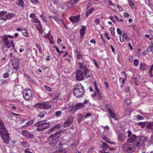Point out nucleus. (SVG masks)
Here are the masks:
<instances>
[{
	"label": "nucleus",
	"mask_w": 153,
	"mask_h": 153,
	"mask_svg": "<svg viewBox=\"0 0 153 153\" xmlns=\"http://www.w3.org/2000/svg\"><path fill=\"white\" fill-rule=\"evenodd\" d=\"M0 135L4 142L6 144L10 141V135L5 128L3 121L0 119Z\"/></svg>",
	"instance_id": "1"
},
{
	"label": "nucleus",
	"mask_w": 153,
	"mask_h": 153,
	"mask_svg": "<svg viewBox=\"0 0 153 153\" xmlns=\"http://www.w3.org/2000/svg\"><path fill=\"white\" fill-rule=\"evenodd\" d=\"M85 92L84 87L80 83H78L74 86L73 93L76 97L79 98L82 97Z\"/></svg>",
	"instance_id": "2"
},
{
	"label": "nucleus",
	"mask_w": 153,
	"mask_h": 153,
	"mask_svg": "<svg viewBox=\"0 0 153 153\" xmlns=\"http://www.w3.org/2000/svg\"><path fill=\"white\" fill-rule=\"evenodd\" d=\"M60 131H58L55 133L53 135H50L48 138L49 144L51 146L56 145L58 141V140L60 136Z\"/></svg>",
	"instance_id": "3"
},
{
	"label": "nucleus",
	"mask_w": 153,
	"mask_h": 153,
	"mask_svg": "<svg viewBox=\"0 0 153 153\" xmlns=\"http://www.w3.org/2000/svg\"><path fill=\"white\" fill-rule=\"evenodd\" d=\"M34 126L36 127L37 130L39 131H43L48 128L50 126V124L47 122L41 121L35 124Z\"/></svg>",
	"instance_id": "4"
},
{
	"label": "nucleus",
	"mask_w": 153,
	"mask_h": 153,
	"mask_svg": "<svg viewBox=\"0 0 153 153\" xmlns=\"http://www.w3.org/2000/svg\"><path fill=\"white\" fill-rule=\"evenodd\" d=\"M34 106L37 108L47 110L50 109L51 107V105L48 103L44 102L36 103L34 105Z\"/></svg>",
	"instance_id": "5"
},
{
	"label": "nucleus",
	"mask_w": 153,
	"mask_h": 153,
	"mask_svg": "<svg viewBox=\"0 0 153 153\" xmlns=\"http://www.w3.org/2000/svg\"><path fill=\"white\" fill-rule=\"evenodd\" d=\"M123 150L125 152H134L135 149L133 144L128 143H125L122 146Z\"/></svg>",
	"instance_id": "6"
},
{
	"label": "nucleus",
	"mask_w": 153,
	"mask_h": 153,
	"mask_svg": "<svg viewBox=\"0 0 153 153\" xmlns=\"http://www.w3.org/2000/svg\"><path fill=\"white\" fill-rule=\"evenodd\" d=\"M145 140V139L144 137H137L134 142V145L138 148L141 147L143 145Z\"/></svg>",
	"instance_id": "7"
},
{
	"label": "nucleus",
	"mask_w": 153,
	"mask_h": 153,
	"mask_svg": "<svg viewBox=\"0 0 153 153\" xmlns=\"http://www.w3.org/2000/svg\"><path fill=\"white\" fill-rule=\"evenodd\" d=\"M23 97L26 101H30L33 99L32 91L30 88L26 89L23 94Z\"/></svg>",
	"instance_id": "8"
},
{
	"label": "nucleus",
	"mask_w": 153,
	"mask_h": 153,
	"mask_svg": "<svg viewBox=\"0 0 153 153\" xmlns=\"http://www.w3.org/2000/svg\"><path fill=\"white\" fill-rule=\"evenodd\" d=\"M94 85L95 90L93 94L91 95L92 96L94 97H96L98 100H101L102 98L101 94L100 91L98 89L97 87V85L96 82H94Z\"/></svg>",
	"instance_id": "9"
},
{
	"label": "nucleus",
	"mask_w": 153,
	"mask_h": 153,
	"mask_svg": "<svg viewBox=\"0 0 153 153\" xmlns=\"http://www.w3.org/2000/svg\"><path fill=\"white\" fill-rule=\"evenodd\" d=\"M76 79L78 81L83 80L84 78V75L82 71L77 70L76 72Z\"/></svg>",
	"instance_id": "10"
},
{
	"label": "nucleus",
	"mask_w": 153,
	"mask_h": 153,
	"mask_svg": "<svg viewBox=\"0 0 153 153\" xmlns=\"http://www.w3.org/2000/svg\"><path fill=\"white\" fill-rule=\"evenodd\" d=\"M22 133L23 136L27 138H33L34 137L32 132H30L27 131L23 130Z\"/></svg>",
	"instance_id": "11"
},
{
	"label": "nucleus",
	"mask_w": 153,
	"mask_h": 153,
	"mask_svg": "<svg viewBox=\"0 0 153 153\" xmlns=\"http://www.w3.org/2000/svg\"><path fill=\"white\" fill-rule=\"evenodd\" d=\"M80 16H71L69 18V19L71 22L73 23H76L79 21Z\"/></svg>",
	"instance_id": "12"
},
{
	"label": "nucleus",
	"mask_w": 153,
	"mask_h": 153,
	"mask_svg": "<svg viewBox=\"0 0 153 153\" xmlns=\"http://www.w3.org/2000/svg\"><path fill=\"white\" fill-rule=\"evenodd\" d=\"M7 12L4 11L0 12V19L2 20L6 21V16Z\"/></svg>",
	"instance_id": "13"
},
{
	"label": "nucleus",
	"mask_w": 153,
	"mask_h": 153,
	"mask_svg": "<svg viewBox=\"0 0 153 153\" xmlns=\"http://www.w3.org/2000/svg\"><path fill=\"white\" fill-rule=\"evenodd\" d=\"M61 126V125L60 124H59L55 126L54 127L51 129L49 131V133L53 132L54 131H56V132L58 131H60V132L61 131V130H56L58 128H60Z\"/></svg>",
	"instance_id": "14"
},
{
	"label": "nucleus",
	"mask_w": 153,
	"mask_h": 153,
	"mask_svg": "<svg viewBox=\"0 0 153 153\" xmlns=\"http://www.w3.org/2000/svg\"><path fill=\"white\" fill-rule=\"evenodd\" d=\"M126 138L125 134L121 133H119L118 135V140L121 141H123Z\"/></svg>",
	"instance_id": "15"
},
{
	"label": "nucleus",
	"mask_w": 153,
	"mask_h": 153,
	"mask_svg": "<svg viewBox=\"0 0 153 153\" xmlns=\"http://www.w3.org/2000/svg\"><path fill=\"white\" fill-rule=\"evenodd\" d=\"M140 70L142 71L146 70L148 68V66L146 64L142 62L140 63Z\"/></svg>",
	"instance_id": "16"
},
{
	"label": "nucleus",
	"mask_w": 153,
	"mask_h": 153,
	"mask_svg": "<svg viewBox=\"0 0 153 153\" xmlns=\"http://www.w3.org/2000/svg\"><path fill=\"white\" fill-rule=\"evenodd\" d=\"M65 150L62 148V147H60L55 151L53 152V153H65Z\"/></svg>",
	"instance_id": "17"
},
{
	"label": "nucleus",
	"mask_w": 153,
	"mask_h": 153,
	"mask_svg": "<svg viewBox=\"0 0 153 153\" xmlns=\"http://www.w3.org/2000/svg\"><path fill=\"white\" fill-rule=\"evenodd\" d=\"M12 65L14 68L16 70H18L19 68V64L18 60H16L14 62L12 63Z\"/></svg>",
	"instance_id": "18"
},
{
	"label": "nucleus",
	"mask_w": 153,
	"mask_h": 153,
	"mask_svg": "<svg viewBox=\"0 0 153 153\" xmlns=\"http://www.w3.org/2000/svg\"><path fill=\"white\" fill-rule=\"evenodd\" d=\"M11 45L3 44L2 46V49L3 51L6 52L7 51V49L10 48Z\"/></svg>",
	"instance_id": "19"
},
{
	"label": "nucleus",
	"mask_w": 153,
	"mask_h": 153,
	"mask_svg": "<svg viewBox=\"0 0 153 153\" xmlns=\"http://www.w3.org/2000/svg\"><path fill=\"white\" fill-rule=\"evenodd\" d=\"M84 74L86 78H88L91 77V73H90L88 68L85 69V70H84Z\"/></svg>",
	"instance_id": "20"
},
{
	"label": "nucleus",
	"mask_w": 153,
	"mask_h": 153,
	"mask_svg": "<svg viewBox=\"0 0 153 153\" xmlns=\"http://www.w3.org/2000/svg\"><path fill=\"white\" fill-rule=\"evenodd\" d=\"M79 68L82 69H84L85 70V69H87L88 68L87 67L86 65L84 64V63L82 62H79Z\"/></svg>",
	"instance_id": "21"
},
{
	"label": "nucleus",
	"mask_w": 153,
	"mask_h": 153,
	"mask_svg": "<svg viewBox=\"0 0 153 153\" xmlns=\"http://www.w3.org/2000/svg\"><path fill=\"white\" fill-rule=\"evenodd\" d=\"M76 109L77 110L80 109L84 106V104L83 103H77L75 105Z\"/></svg>",
	"instance_id": "22"
},
{
	"label": "nucleus",
	"mask_w": 153,
	"mask_h": 153,
	"mask_svg": "<svg viewBox=\"0 0 153 153\" xmlns=\"http://www.w3.org/2000/svg\"><path fill=\"white\" fill-rule=\"evenodd\" d=\"M137 138L135 135H132L131 137L128 140V143H132L134 140V141Z\"/></svg>",
	"instance_id": "23"
},
{
	"label": "nucleus",
	"mask_w": 153,
	"mask_h": 153,
	"mask_svg": "<svg viewBox=\"0 0 153 153\" xmlns=\"http://www.w3.org/2000/svg\"><path fill=\"white\" fill-rule=\"evenodd\" d=\"M69 111L71 113H74L76 110L75 106H70L68 108Z\"/></svg>",
	"instance_id": "24"
},
{
	"label": "nucleus",
	"mask_w": 153,
	"mask_h": 153,
	"mask_svg": "<svg viewBox=\"0 0 153 153\" xmlns=\"http://www.w3.org/2000/svg\"><path fill=\"white\" fill-rule=\"evenodd\" d=\"M42 28V26L41 25V23L40 22V23L38 24V25L37 26V30L41 33H42L43 32Z\"/></svg>",
	"instance_id": "25"
},
{
	"label": "nucleus",
	"mask_w": 153,
	"mask_h": 153,
	"mask_svg": "<svg viewBox=\"0 0 153 153\" xmlns=\"http://www.w3.org/2000/svg\"><path fill=\"white\" fill-rule=\"evenodd\" d=\"M15 16V15L13 13H10L7 14H6V20L7 19H9L12 17H13Z\"/></svg>",
	"instance_id": "26"
},
{
	"label": "nucleus",
	"mask_w": 153,
	"mask_h": 153,
	"mask_svg": "<svg viewBox=\"0 0 153 153\" xmlns=\"http://www.w3.org/2000/svg\"><path fill=\"white\" fill-rule=\"evenodd\" d=\"M73 118L72 116L70 115L68 117L67 121L70 124H72L73 123Z\"/></svg>",
	"instance_id": "27"
},
{
	"label": "nucleus",
	"mask_w": 153,
	"mask_h": 153,
	"mask_svg": "<svg viewBox=\"0 0 153 153\" xmlns=\"http://www.w3.org/2000/svg\"><path fill=\"white\" fill-rule=\"evenodd\" d=\"M86 27L84 26H82V28L80 30V35H84L85 33V30L86 29Z\"/></svg>",
	"instance_id": "28"
},
{
	"label": "nucleus",
	"mask_w": 153,
	"mask_h": 153,
	"mask_svg": "<svg viewBox=\"0 0 153 153\" xmlns=\"http://www.w3.org/2000/svg\"><path fill=\"white\" fill-rule=\"evenodd\" d=\"M146 127L149 129L153 130V123L149 122L148 123Z\"/></svg>",
	"instance_id": "29"
},
{
	"label": "nucleus",
	"mask_w": 153,
	"mask_h": 153,
	"mask_svg": "<svg viewBox=\"0 0 153 153\" xmlns=\"http://www.w3.org/2000/svg\"><path fill=\"white\" fill-rule=\"evenodd\" d=\"M93 10L94 9L93 8H91L88 10L86 12V17H88V16L92 12Z\"/></svg>",
	"instance_id": "30"
},
{
	"label": "nucleus",
	"mask_w": 153,
	"mask_h": 153,
	"mask_svg": "<svg viewBox=\"0 0 153 153\" xmlns=\"http://www.w3.org/2000/svg\"><path fill=\"white\" fill-rule=\"evenodd\" d=\"M102 147L103 149L104 150H106L107 149V148L108 147L107 144L105 143H102Z\"/></svg>",
	"instance_id": "31"
},
{
	"label": "nucleus",
	"mask_w": 153,
	"mask_h": 153,
	"mask_svg": "<svg viewBox=\"0 0 153 153\" xmlns=\"http://www.w3.org/2000/svg\"><path fill=\"white\" fill-rule=\"evenodd\" d=\"M122 37H124L127 42H129L130 41L129 38L127 36V35L125 33H124L122 36Z\"/></svg>",
	"instance_id": "32"
},
{
	"label": "nucleus",
	"mask_w": 153,
	"mask_h": 153,
	"mask_svg": "<svg viewBox=\"0 0 153 153\" xmlns=\"http://www.w3.org/2000/svg\"><path fill=\"white\" fill-rule=\"evenodd\" d=\"M80 0H74L71 1L69 3V4L71 5V6H73L74 5H75L76 3H77Z\"/></svg>",
	"instance_id": "33"
},
{
	"label": "nucleus",
	"mask_w": 153,
	"mask_h": 153,
	"mask_svg": "<svg viewBox=\"0 0 153 153\" xmlns=\"http://www.w3.org/2000/svg\"><path fill=\"white\" fill-rule=\"evenodd\" d=\"M19 3H18V5H20L22 7H24L25 5L23 0H18Z\"/></svg>",
	"instance_id": "34"
},
{
	"label": "nucleus",
	"mask_w": 153,
	"mask_h": 153,
	"mask_svg": "<svg viewBox=\"0 0 153 153\" xmlns=\"http://www.w3.org/2000/svg\"><path fill=\"white\" fill-rule=\"evenodd\" d=\"M22 33L23 35L26 37L28 36V34L27 30L25 29H23L22 30Z\"/></svg>",
	"instance_id": "35"
},
{
	"label": "nucleus",
	"mask_w": 153,
	"mask_h": 153,
	"mask_svg": "<svg viewBox=\"0 0 153 153\" xmlns=\"http://www.w3.org/2000/svg\"><path fill=\"white\" fill-rule=\"evenodd\" d=\"M21 145L25 147H28L29 146V144L26 141H23L21 143Z\"/></svg>",
	"instance_id": "36"
},
{
	"label": "nucleus",
	"mask_w": 153,
	"mask_h": 153,
	"mask_svg": "<svg viewBox=\"0 0 153 153\" xmlns=\"http://www.w3.org/2000/svg\"><path fill=\"white\" fill-rule=\"evenodd\" d=\"M45 114V113L44 111H41L40 112L38 116L41 118H43Z\"/></svg>",
	"instance_id": "37"
},
{
	"label": "nucleus",
	"mask_w": 153,
	"mask_h": 153,
	"mask_svg": "<svg viewBox=\"0 0 153 153\" xmlns=\"http://www.w3.org/2000/svg\"><path fill=\"white\" fill-rule=\"evenodd\" d=\"M76 53L77 54V58L78 59H81L82 58V54L80 53V52H78L77 50H76Z\"/></svg>",
	"instance_id": "38"
},
{
	"label": "nucleus",
	"mask_w": 153,
	"mask_h": 153,
	"mask_svg": "<svg viewBox=\"0 0 153 153\" xmlns=\"http://www.w3.org/2000/svg\"><path fill=\"white\" fill-rule=\"evenodd\" d=\"M111 117L114 118L115 120H117V118L115 117V114L112 111L109 113Z\"/></svg>",
	"instance_id": "39"
},
{
	"label": "nucleus",
	"mask_w": 153,
	"mask_h": 153,
	"mask_svg": "<svg viewBox=\"0 0 153 153\" xmlns=\"http://www.w3.org/2000/svg\"><path fill=\"white\" fill-rule=\"evenodd\" d=\"M139 64V61L138 59H134V65L135 66L137 67L138 65Z\"/></svg>",
	"instance_id": "40"
},
{
	"label": "nucleus",
	"mask_w": 153,
	"mask_h": 153,
	"mask_svg": "<svg viewBox=\"0 0 153 153\" xmlns=\"http://www.w3.org/2000/svg\"><path fill=\"white\" fill-rule=\"evenodd\" d=\"M62 114V112L60 111H58L55 112V115L57 117H60Z\"/></svg>",
	"instance_id": "41"
},
{
	"label": "nucleus",
	"mask_w": 153,
	"mask_h": 153,
	"mask_svg": "<svg viewBox=\"0 0 153 153\" xmlns=\"http://www.w3.org/2000/svg\"><path fill=\"white\" fill-rule=\"evenodd\" d=\"M125 80H126V77H125V79L122 78H120L119 79V81L120 83L124 85L125 83Z\"/></svg>",
	"instance_id": "42"
},
{
	"label": "nucleus",
	"mask_w": 153,
	"mask_h": 153,
	"mask_svg": "<svg viewBox=\"0 0 153 153\" xmlns=\"http://www.w3.org/2000/svg\"><path fill=\"white\" fill-rule=\"evenodd\" d=\"M34 123V120H31L28 121L26 123L27 125L28 126H30L33 124Z\"/></svg>",
	"instance_id": "43"
},
{
	"label": "nucleus",
	"mask_w": 153,
	"mask_h": 153,
	"mask_svg": "<svg viewBox=\"0 0 153 153\" xmlns=\"http://www.w3.org/2000/svg\"><path fill=\"white\" fill-rule=\"evenodd\" d=\"M71 125V124H69L66 120L63 126L64 128H66L68 127Z\"/></svg>",
	"instance_id": "44"
},
{
	"label": "nucleus",
	"mask_w": 153,
	"mask_h": 153,
	"mask_svg": "<svg viewBox=\"0 0 153 153\" xmlns=\"http://www.w3.org/2000/svg\"><path fill=\"white\" fill-rule=\"evenodd\" d=\"M7 34L4 35L2 36V39L3 41H8V39Z\"/></svg>",
	"instance_id": "45"
},
{
	"label": "nucleus",
	"mask_w": 153,
	"mask_h": 153,
	"mask_svg": "<svg viewBox=\"0 0 153 153\" xmlns=\"http://www.w3.org/2000/svg\"><path fill=\"white\" fill-rule=\"evenodd\" d=\"M138 125L140 126L141 128H143L145 127V126L146 123H145L140 122L139 123Z\"/></svg>",
	"instance_id": "46"
},
{
	"label": "nucleus",
	"mask_w": 153,
	"mask_h": 153,
	"mask_svg": "<svg viewBox=\"0 0 153 153\" xmlns=\"http://www.w3.org/2000/svg\"><path fill=\"white\" fill-rule=\"evenodd\" d=\"M125 104L127 105H130L131 102V100H129V99H127L125 101Z\"/></svg>",
	"instance_id": "47"
},
{
	"label": "nucleus",
	"mask_w": 153,
	"mask_h": 153,
	"mask_svg": "<svg viewBox=\"0 0 153 153\" xmlns=\"http://www.w3.org/2000/svg\"><path fill=\"white\" fill-rule=\"evenodd\" d=\"M36 47L38 48V49L40 53H42V49L41 48V47H40L39 45L38 44H36Z\"/></svg>",
	"instance_id": "48"
},
{
	"label": "nucleus",
	"mask_w": 153,
	"mask_h": 153,
	"mask_svg": "<svg viewBox=\"0 0 153 153\" xmlns=\"http://www.w3.org/2000/svg\"><path fill=\"white\" fill-rule=\"evenodd\" d=\"M106 108V110L108 111V113L112 111L111 110V108L109 107L108 105H106L105 106Z\"/></svg>",
	"instance_id": "49"
},
{
	"label": "nucleus",
	"mask_w": 153,
	"mask_h": 153,
	"mask_svg": "<svg viewBox=\"0 0 153 153\" xmlns=\"http://www.w3.org/2000/svg\"><path fill=\"white\" fill-rule=\"evenodd\" d=\"M102 138L103 140L106 141L107 143H110V142H109V139L107 137L105 136H102Z\"/></svg>",
	"instance_id": "50"
},
{
	"label": "nucleus",
	"mask_w": 153,
	"mask_h": 153,
	"mask_svg": "<svg viewBox=\"0 0 153 153\" xmlns=\"http://www.w3.org/2000/svg\"><path fill=\"white\" fill-rule=\"evenodd\" d=\"M128 2L131 7H132L134 6V4L131 0H128Z\"/></svg>",
	"instance_id": "51"
},
{
	"label": "nucleus",
	"mask_w": 153,
	"mask_h": 153,
	"mask_svg": "<svg viewBox=\"0 0 153 153\" xmlns=\"http://www.w3.org/2000/svg\"><path fill=\"white\" fill-rule=\"evenodd\" d=\"M9 74L8 73H4L3 74V77L5 78H7L9 77Z\"/></svg>",
	"instance_id": "52"
},
{
	"label": "nucleus",
	"mask_w": 153,
	"mask_h": 153,
	"mask_svg": "<svg viewBox=\"0 0 153 153\" xmlns=\"http://www.w3.org/2000/svg\"><path fill=\"white\" fill-rule=\"evenodd\" d=\"M3 42L4 44L11 45L9 40L8 41H3Z\"/></svg>",
	"instance_id": "53"
},
{
	"label": "nucleus",
	"mask_w": 153,
	"mask_h": 153,
	"mask_svg": "<svg viewBox=\"0 0 153 153\" xmlns=\"http://www.w3.org/2000/svg\"><path fill=\"white\" fill-rule=\"evenodd\" d=\"M93 61H94V64L96 66V67L98 68V69H99V66H98V64L97 62H96V61L95 59H93Z\"/></svg>",
	"instance_id": "54"
},
{
	"label": "nucleus",
	"mask_w": 153,
	"mask_h": 153,
	"mask_svg": "<svg viewBox=\"0 0 153 153\" xmlns=\"http://www.w3.org/2000/svg\"><path fill=\"white\" fill-rule=\"evenodd\" d=\"M40 17L42 19V20L45 22H47V20L45 18L43 15H42L40 16Z\"/></svg>",
	"instance_id": "55"
},
{
	"label": "nucleus",
	"mask_w": 153,
	"mask_h": 153,
	"mask_svg": "<svg viewBox=\"0 0 153 153\" xmlns=\"http://www.w3.org/2000/svg\"><path fill=\"white\" fill-rule=\"evenodd\" d=\"M111 30V34L112 36H114V28L113 27H111L110 28Z\"/></svg>",
	"instance_id": "56"
},
{
	"label": "nucleus",
	"mask_w": 153,
	"mask_h": 153,
	"mask_svg": "<svg viewBox=\"0 0 153 153\" xmlns=\"http://www.w3.org/2000/svg\"><path fill=\"white\" fill-rule=\"evenodd\" d=\"M33 21L35 23H38V24L40 23V22L36 18L34 19L33 20Z\"/></svg>",
	"instance_id": "57"
},
{
	"label": "nucleus",
	"mask_w": 153,
	"mask_h": 153,
	"mask_svg": "<svg viewBox=\"0 0 153 153\" xmlns=\"http://www.w3.org/2000/svg\"><path fill=\"white\" fill-rule=\"evenodd\" d=\"M152 47L149 48H147L146 49V51L149 53L150 51H152Z\"/></svg>",
	"instance_id": "58"
},
{
	"label": "nucleus",
	"mask_w": 153,
	"mask_h": 153,
	"mask_svg": "<svg viewBox=\"0 0 153 153\" xmlns=\"http://www.w3.org/2000/svg\"><path fill=\"white\" fill-rule=\"evenodd\" d=\"M94 21H95V22L97 24H99L100 22V20L98 18L95 19V20Z\"/></svg>",
	"instance_id": "59"
},
{
	"label": "nucleus",
	"mask_w": 153,
	"mask_h": 153,
	"mask_svg": "<svg viewBox=\"0 0 153 153\" xmlns=\"http://www.w3.org/2000/svg\"><path fill=\"white\" fill-rule=\"evenodd\" d=\"M127 133L128 134V137H130V136H131V131L130 130H129L128 131Z\"/></svg>",
	"instance_id": "60"
},
{
	"label": "nucleus",
	"mask_w": 153,
	"mask_h": 153,
	"mask_svg": "<svg viewBox=\"0 0 153 153\" xmlns=\"http://www.w3.org/2000/svg\"><path fill=\"white\" fill-rule=\"evenodd\" d=\"M53 2L54 4H59V0H54Z\"/></svg>",
	"instance_id": "61"
},
{
	"label": "nucleus",
	"mask_w": 153,
	"mask_h": 153,
	"mask_svg": "<svg viewBox=\"0 0 153 153\" xmlns=\"http://www.w3.org/2000/svg\"><path fill=\"white\" fill-rule=\"evenodd\" d=\"M90 42L91 43H93L94 44H96V41H95V40L94 39H91L90 41Z\"/></svg>",
	"instance_id": "62"
},
{
	"label": "nucleus",
	"mask_w": 153,
	"mask_h": 153,
	"mask_svg": "<svg viewBox=\"0 0 153 153\" xmlns=\"http://www.w3.org/2000/svg\"><path fill=\"white\" fill-rule=\"evenodd\" d=\"M45 87L48 91H51V88L47 86H45Z\"/></svg>",
	"instance_id": "63"
},
{
	"label": "nucleus",
	"mask_w": 153,
	"mask_h": 153,
	"mask_svg": "<svg viewBox=\"0 0 153 153\" xmlns=\"http://www.w3.org/2000/svg\"><path fill=\"white\" fill-rule=\"evenodd\" d=\"M124 16L125 17L127 18L129 16V14L127 13H125L124 14Z\"/></svg>",
	"instance_id": "64"
}]
</instances>
